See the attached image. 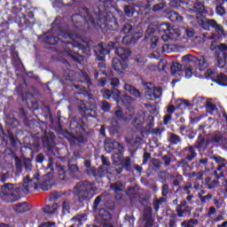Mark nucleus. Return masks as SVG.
<instances>
[{"instance_id":"48","label":"nucleus","mask_w":227,"mask_h":227,"mask_svg":"<svg viewBox=\"0 0 227 227\" xmlns=\"http://www.w3.org/2000/svg\"><path fill=\"white\" fill-rule=\"evenodd\" d=\"M205 145V138L200 135L199 136V139L197 140V143L195 145L196 148H202Z\"/></svg>"},{"instance_id":"6","label":"nucleus","mask_w":227,"mask_h":227,"mask_svg":"<svg viewBox=\"0 0 227 227\" xmlns=\"http://www.w3.org/2000/svg\"><path fill=\"white\" fill-rule=\"evenodd\" d=\"M162 96V89L161 88H155L154 86L151 85L146 86L145 88V98L148 100H154L156 98H160Z\"/></svg>"},{"instance_id":"57","label":"nucleus","mask_w":227,"mask_h":227,"mask_svg":"<svg viewBox=\"0 0 227 227\" xmlns=\"http://www.w3.org/2000/svg\"><path fill=\"white\" fill-rule=\"evenodd\" d=\"M109 83L112 87L115 88L120 84V81L117 78H113L109 81Z\"/></svg>"},{"instance_id":"51","label":"nucleus","mask_w":227,"mask_h":227,"mask_svg":"<svg viewBox=\"0 0 227 227\" xmlns=\"http://www.w3.org/2000/svg\"><path fill=\"white\" fill-rule=\"evenodd\" d=\"M183 181V176L181 175H176V178L173 181V185L174 186H178L180 183Z\"/></svg>"},{"instance_id":"35","label":"nucleus","mask_w":227,"mask_h":227,"mask_svg":"<svg viewBox=\"0 0 227 227\" xmlns=\"http://www.w3.org/2000/svg\"><path fill=\"white\" fill-rule=\"evenodd\" d=\"M112 98L117 104H121L122 97H121V91L118 90H114L112 91Z\"/></svg>"},{"instance_id":"5","label":"nucleus","mask_w":227,"mask_h":227,"mask_svg":"<svg viewBox=\"0 0 227 227\" xmlns=\"http://www.w3.org/2000/svg\"><path fill=\"white\" fill-rule=\"evenodd\" d=\"M200 24L205 30H210V27H212L220 35H225L226 34L223 26L219 25L215 20H207L206 21H200Z\"/></svg>"},{"instance_id":"50","label":"nucleus","mask_w":227,"mask_h":227,"mask_svg":"<svg viewBox=\"0 0 227 227\" xmlns=\"http://www.w3.org/2000/svg\"><path fill=\"white\" fill-rule=\"evenodd\" d=\"M85 174H87V176H89L95 177L96 168L95 167H90V168L85 169Z\"/></svg>"},{"instance_id":"60","label":"nucleus","mask_w":227,"mask_h":227,"mask_svg":"<svg viewBox=\"0 0 227 227\" xmlns=\"http://www.w3.org/2000/svg\"><path fill=\"white\" fill-rule=\"evenodd\" d=\"M183 60L184 61H192V62H195L196 57H193V56L188 54V55H185V56L183 57Z\"/></svg>"},{"instance_id":"58","label":"nucleus","mask_w":227,"mask_h":227,"mask_svg":"<svg viewBox=\"0 0 227 227\" xmlns=\"http://www.w3.org/2000/svg\"><path fill=\"white\" fill-rule=\"evenodd\" d=\"M9 139H10L11 145L13 147H16L17 146V140L15 139V137L12 135V133H9Z\"/></svg>"},{"instance_id":"30","label":"nucleus","mask_w":227,"mask_h":227,"mask_svg":"<svg viewBox=\"0 0 227 227\" xmlns=\"http://www.w3.org/2000/svg\"><path fill=\"white\" fill-rule=\"evenodd\" d=\"M182 142V139L180 137L176 135L175 133H169V143L172 145H177Z\"/></svg>"},{"instance_id":"2","label":"nucleus","mask_w":227,"mask_h":227,"mask_svg":"<svg viewBox=\"0 0 227 227\" xmlns=\"http://www.w3.org/2000/svg\"><path fill=\"white\" fill-rule=\"evenodd\" d=\"M97 191L98 188L95 186V183L89 181L80 182L74 189V192L78 196L80 202L90 200L93 197V192Z\"/></svg>"},{"instance_id":"22","label":"nucleus","mask_w":227,"mask_h":227,"mask_svg":"<svg viewBox=\"0 0 227 227\" xmlns=\"http://www.w3.org/2000/svg\"><path fill=\"white\" fill-rule=\"evenodd\" d=\"M99 216L102 219V221H105V223H109V221H112V215L108 210L100 209Z\"/></svg>"},{"instance_id":"45","label":"nucleus","mask_w":227,"mask_h":227,"mask_svg":"<svg viewBox=\"0 0 227 227\" xmlns=\"http://www.w3.org/2000/svg\"><path fill=\"white\" fill-rule=\"evenodd\" d=\"M215 13L219 16H223L226 14V10L223 5H216Z\"/></svg>"},{"instance_id":"61","label":"nucleus","mask_w":227,"mask_h":227,"mask_svg":"<svg viewBox=\"0 0 227 227\" xmlns=\"http://www.w3.org/2000/svg\"><path fill=\"white\" fill-rule=\"evenodd\" d=\"M168 227H176V215H174L168 222Z\"/></svg>"},{"instance_id":"43","label":"nucleus","mask_w":227,"mask_h":227,"mask_svg":"<svg viewBox=\"0 0 227 227\" xmlns=\"http://www.w3.org/2000/svg\"><path fill=\"white\" fill-rule=\"evenodd\" d=\"M169 193V184H163L161 186V196L167 197Z\"/></svg>"},{"instance_id":"52","label":"nucleus","mask_w":227,"mask_h":227,"mask_svg":"<svg viewBox=\"0 0 227 227\" xmlns=\"http://www.w3.org/2000/svg\"><path fill=\"white\" fill-rule=\"evenodd\" d=\"M152 164H153V168H156L157 170H159L161 167V161L157 159H153L152 161Z\"/></svg>"},{"instance_id":"64","label":"nucleus","mask_w":227,"mask_h":227,"mask_svg":"<svg viewBox=\"0 0 227 227\" xmlns=\"http://www.w3.org/2000/svg\"><path fill=\"white\" fill-rule=\"evenodd\" d=\"M216 49H218L222 52H227V44L221 43V44L217 45Z\"/></svg>"},{"instance_id":"25","label":"nucleus","mask_w":227,"mask_h":227,"mask_svg":"<svg viewBox=\"0 0 227 227\" xmlns=\"http://www.w3.org/2000/svg\"><path fill=\"white\" fill-rule=\"evenodd\" d=\"M56 169L59 175V178L60 180H65L66 178V173H67V168L61 165H57Z\"/></svg>"},{"instance_id":"40","label":"nucleus","mask_w":227,"mask_h":227,"mask_svg":"<svg viewBox=\"0 0 227 227\" xmlns=\"http://www.w3.org/2000/svg\"><path fill=\"white\" fill-rule=\"evenodd\" d=\"M217 81L219 82L220 84L223 86H227V75L223 74V73H220L218 75Z\"/></svg>"},{"instance_id":"1","label":"nucleus","mask_w":227,"mask_h":227,"mask_svg":"<svg viewBox=\"0 0 227 227\" xmlns=\"http://www.w3.org/2000/svg\"><path fill=\"white\" fill-rule=\"evenodd\" d=\"M54 40L53 43H51L52 45H56V43H62L64 51L75 62H82L83 58L76 51H73L74 48H80L82 43V38L76 35H71L67 32L61 31L59 36H55L52 38Z\"/></svg>"},{"instance_id":"29","label":"nucleus","mask_w":227,"mask_h":227,"mask_svg":"<svg viewBox=\"0 0 227 227\" xmlns=\"http://www.w3.org/2000/svg\"><path fill=\"white\" fill-rule=\"evenodd\" d=\"M58 210V204H53L52 206L47 205L43 207V212L46 214L52 215Z\"/></svg>"},{"instance_id":"59","label":"nucleus","mask_w":227,"mask_h":227,"mask_svg":"<svg viewBox=\"0 0 227 227\" xmlns=\"http://www.w3.org/2000/svg\"><path fill=\"white\" fill-rule=\"evenodd\" d=\"M211 141L213 143H220L222 141V136L219 133H217L211 138Z\"/></svg>"},{"instance_id":"15","label":"nucleus","mask_w":227,"mask_h":227,"mask_svg":"<svg viewBox=\"0 0 227 227\" xmlns=\"http://www.w3.org/2000/svg\"><path fill=\"white\" fill-rule=\"evenodd\" d=\"M13 209L16 213L21 214L28 212L30 210V206L27 203H20L13 207Z\"/></svg>"},{"instance_id":"49","label":"nucleus","mask_w":227,"mask_h":227,"mask_svg":"<svg viewBox=\"0 0 227 227\" xmlns=\"http://www.w3.org/2000/svg\"><path fill=\"white\" fill-rule=\"evenodd\" d=\"M101 109L104 112H109L111 110V105L107 101H101Z\"/></svg>"},{"instance_id":"3","label":"nucleus","mask_w":227,"mask_h":227,"mask_svg":"<svg viewBox=\"0 0 227 227\" xmlns=\"http://www.w3.org/2000/svg\"><path fill=\"white\" fill-rule=\"evenodd\" d=\"M18 192L19 188L14 187L13 184H4L2 186V192H0V198L7 203H13L20 199Z\"/></svg>"},{"instance_id":"23","label":"nucleus","mask_w":227,"mask_h":227,"mask_svg":"<svg viewBox=\"0 0 227 227\" xmlns=\"http://www.w3.org/2000/svg\"><path fill=\"white\" fill-rule=\"evenodd\" d=\"M116 145H118V142L116 141L106 140L105 142V149L106 153H112L113 150L116 149Z\"/></svg>"},{"instance_id":"12","label":"nucleus","mask_w":227,"mask_h":227,"mask_svg":"<svg viewBox=\"0 0 227 227\" xmlns=\"http://www.w3.org/2000/svg\"><path fill=\"white\" fill-rule=\"evenodd\" d=\"M112 67L117 72L120 73L121 70L126 69L127 66L123 60L121 62L118 58H114L112 61Z\"/></svg>"},{"instance_id":"32","label":"nucleus","mask_w":227,"mask_h":227,"mask_svg":"<svg viewBox=\"0 0 227 227\" xmlns=\"http://www.w3.org/2000/svg\"><path fill=\"white\" fill-rule=\"evenodd\" d=\"M113 157H114V165L116 167L121 166V164L122 163V159H123L122 154L120 153H114Z\"/></svg>"},{"instance_id":"33","label":"nucleus","mask_w":227,"mask_h":227,"mask_svg":"<svg viewBox=\"0 0 227 227\" xmlns=\"http://www.w3.org/2000/svg\"><path fill=\"white\" fill-rule=\"evenodd\" d=\"M43 145L46 146L49 150L54 146V137L51 136V138L45 137L43 139Z\"/></svg>"},{"instance_id":"55","label":"nucleus","mask_w":227,"mask_h":227,"mask_svg":"<svg viewBox=\"0 0 227 227\" xmlns=\"http://www.w3.org/2000/svg\"><path fill=\"white\" fill-rule=\"evenodd\" d=\"M159 176L161 179L166 180L167 178H168L170 176V174L168 171L163 170V171L159 172Z\"/></svg>"},{"instance_id":"19","label":"nucleus","mask_w":227,"mask_h":227,"mask_svg":"<svg viewBox=\"0 0 227 227\" xmlns=\"http://www.w3.org/2000/svg\"><path fill=\"white\" fill-rule=\"evenodd\" d=\"M206 110L207 113H209L212 115H217L218 114V108L215 105H214L210 101L206 102Z\"/></svg>"},{"instance_id":"44","label":"nucleus","mask_w":227,"mask_h":227,"mask_svg":"<svg viewBox=\"0 0 227 227\" xmlns=\"http://www.w3.org/2000/svg\"><path fill=\"white\" fill-rule=\"evenodd\" d=\"M165 8H166L165 3H159V4H154L153 6L152 10H153V12H160Z\"/></svg>"},{"instance_id":"4","label":"nucleus","mask_w":227,"mask_h":227,"mask_svg":"<svg viewBox=\"0 0 227 227\" xmlns=\"http://www.w3.org/2000/svg\"><path fill=\"white\" fill-rule=\"evenodd\" d=\"M38 182L39 177L36 172H30L29 174H27V176H25L23 183L25 192H28L30 189L36 190Z\"/></svg>"},{"instance_id":"8","label":"nucleus","mask_w":227,"mask_h":227,"mask_svg":"<svg viewBox=\"0 0 227 227\" xmlns=\"http://www.w3.org/2000/svg\"><path fill=\"white\" fill-rule=\"evenodd\" d=\"M177 216L185 217L187 215L191 214V208L186 205V201H182L176 208Z\"/></svg>"},{"instance_id":"36","label":"nucleus","mask_w":227,"mask_h":227,"mask_svg":"<svg viewBox=\"0 0 227 227\" xmlns=\"http://www.w3.org/2000/svg\"><path fill=\"white\" fill-rule=\"evenodd\" d=\"M170 69H171L172 74H176V72H180L181 71L182 65L179 64L178 62H173L171 67H170Z\"/></svg>"},{"instance_id":"47","label":"nucleus","mask_w":227,"mask_h":227,"mask_svg":"<svg viewBox=\"0 0 227 227\" xmlns=\"http://www.w3.org/2000/svg\"><path fill=\"white\" fill-rule=\"evenodd\" d=\"M124 12L128 17H132L134 14V10L133 7L129 5H125L124 6Z\"/></svg>"},{"instance_id":"54","label":"nucleus","mask_w":227,"mask_h":227,"mask_svg":"<svg viewBox=\"0 0 227 227\" xmlns=\"http://www.w3.org/2000/svg\"><path fill=\"white\" fill-rule=\"evenodd\" d=\"M113 97V91L110 90H105L103 91V98L110 99Z\"/></svg>"},{"instance_id":"10","label":"nucleus","mask_w":227,"mask_h":227,"mask_svg":"<svg viewBox=\"0 0 227 227\" xmlns=\"http://www.w3.org/2000/svg\"><path fill=\"white\" fill-rule=\"evenodd\" d=\"M212 160H215L216 164H218L216 168V171L221 172L223 168H226L227 167V160L220 156H213Z\"/></svg>"},{"instance_id":"9","label":"nucleus","mask_w":227,"mask_h":227,"mask_svg":"<svg viewBox=\"0 0 227 227\" xmlns=\"http://www.w3.org/2000/svg\"><path fill=\"white\" fill-rule=\"evenodd\" d=\"M106 43H98L94 49L96 55L99 57V60H103L106 55L110 54V51L106 50Z\"/></svg>"},{"instance_id":"11","label":"nucleus","mask_w":227,"mask_h":227,"mask_svg":"<svg viewBox=\"0 0 227 227\" xmlns=\"http://www.w3.org/2000/svg\"><path fill=\"white\" fill-rule=\"evenodd\" d=\"M194 62L198 65L200 72L205 71L208 67V63L204 56L196 57Z\"/></svg>"},{"instance_id":"37","label":"nucleus","mask_w":227,"mask_h":227,"mask_svg":"<svg viewBox=\"0 0 227 227\" xmlns=\"http://www.w3.org/2000/svg\"><path fill=\"white\" fill-rule=\"evenodd\" d=\"M70 207H71V202L67 200H65L62 204V213L65 215L66 213L70 212Z\"/></svg>"},{"instance_id":"42","label":"nucleus","mask_w":227,"mask_h":227,"mask_svg":"<svg viewBox=\"0 0 227 227\" xmlns=\"http://www.w3.org/2000/svg\"><path fill=\"white\" fill-rule=\"evenodd\" d=\"M115 117L119 121H127L121 108H118V110L115 111Z\"/></svg>"},{"instance_id":"28","label":"nucleus","mask_w":227,"mask_h":227,"mask_svg":"<svg viewBox=\"0 0 227 227\" xmlns=\"http://www.w3.org/2000/svg\"><path fill=\"white\" fill-rule=\"evenodd\" d=\"M168 19L173 22L183 20L182 16H180V14H177V12H175V11H170L168 12Z\"/></svg>"},{"instance_id":"16","label":"nucleus","mask_w":227,"mask_h":227,"mask_svg":"<svg viewBox=\"0 0 227 227\" xmlns=\"http://www.w3.org/2000/svg\"><path fill=\"white\" fill-rule=\"evenodd\" d=\"M106 173L112 174L111 169L106 170L104 167H98V168H95V179L105 177Z\"/></svg>"},{"instance_id":"31","label":"nucleus","mask_w":227,"mask_h":227,"mask_svg":"<svg viewBox=\"0 0 227 227\" xmlns=\"http://www.w3.org/2000/svg\"><path fill=\"white\" fill-rule=\"evenodd\" d=\"M170 28H171L170 26L167 23H160L157 27L158 32L160 34L167 33V32L170 31Z\"/></svg>"},{"instance_id":"26","label":"nucleus","mask_w":227,"mask_h":227,"mask_svg":"<svg viewBox=\"0 0 227 227\" xmlns=\"http://www.w3.org/2000/svg\"><path fill=\"white\" fill-rule=\"evenodd\" d=\"M145 113L142 112V113H139L136 116L135 123H136L137 126H141L145 123Z\"/></svg>"},{"instance_id":"53","label":"nucleus","mask_w":227,"mask_h":227,"mask_svg":"<svg viewBox=\"0 0 227 227\" xmlns=\"http://www.w3.org/2000/svg\"><path fill=\"white\" fill-rule=\"evenodd\" d=\"M177 168H184L186 167H188V162L186 161V160H181L179 161H177Z\"/></svg>"},{"instance_id":"17","label":"nucleus","mask_w":227,"mask_h":227,"mask_svg":"<svg viewBox=\"0 0 227 227\" xmlns=\"http://www.w3.org/2000/svg\"><path fill=\"white\" fill-rule=\"evenodd\" d=\"M219 75L220 74H218V73H216L215 69L214 68H208L204 74L205 78H207V80H213V81L215 80L218 81Z\"/></svg>"},{"instance_id":"14","label":"nucleus","mask_w":227,"mask_h":227,"mask_svg":"<svg viewBox=\"0 0 227 227\" xmlns=\"http://www.w3.org/2000/svg\"><path fill=\"white\" fill-rule=\"evenodd\" d=\"M205 11V5L201 3H195L192 7L188 8V12L191 13H204Z\"/></svg>"},{"instance_id":"27","label":"nucleus","mask_w":227,"mask_h":227,"mask_svg":"<svg viewBox=\"0 0 227 227\" xmlns=\"http://www.w3.org/2000/svg\"><path fill=\"white\" fill-rule=\"evenodd\" d=\"M179 107L182 110H192V103H190L188 100L180 99Z\"/></svg>"},{"instance_id":"39","label":"nucleus","mask_w":227,"mask_h":227,"mask_svg":"<svg viewBox=\"0 0 227 227\" xmlns=\"http://www.w3.org/2000/svg\"><path fill=\"white\" fill-rule=\"evenodd\" d=\"M110 189L114 192L122 191V184L121 183H114L110 185Z\"/></svg>"},{"instance_id":"34","label":"nucleus","mask_w":227,"mask_h":227,"mask_svg":"<svg viewBox=\"0 0 227 227\" xmlns=\"http://www.w3.org/2000/svg\"><path fill=\"white\" fill-rule=\"evenodd\" d=\"M133 102H135V100L128 95H123L121 97V104H123L124 106H129V104H133Z\"/></svg>"},{"instance_id":"56","label":"nucleus","mask_w":227,"mask_h":227,"mask_svg":"<svg viewBox=\"0 0 227 227\" xmlns=\"http://www.w3.org/2000/svg\"><path fill=\"white\" fill-rule=\"evenodd\" d=\"M193 74V68L192 67H187L185 69V76L191 78Z\"/></svg>"},{"instance_id":"18","label":"nucleus","mask_w":227,"mask_h":227,"mask_svg":"<svg viewBox=\"0 0 227 227\" xmlns=\"http://www.w3.org/2000/svg\"><path fill=\"white\" fill-rule=\"evenodd\" d=\"M115 54L124 61L129 57L130 52L129 50L120 47L115 51Z\"/></svg>"},{"instance_id":"46","label":"nucleus","mask_w":227,"mask_h":227,"mask_svg":"<svg viewBox=\"0 0 227 227\" xmlns=\"http://www.w3.org/2000/svg\"><path fill=\"white\" fill-rule=\"evenodd\" d=\"M199 198H200V202L206 204L207 201L212 200L213 195L211 193H207V196L202 197L201 193H199Z\"/></svg>"},{"instance_id":"63","label":"nucleus","mask_w":227,"mask_h":227,"mask_svg":"<svg viewBox=\"0 0 227 227\" xmlns=\"http://www.w3.org/2000/svg\"><path fill=\"white\" fill-rule=\"evenodd\" d=\"M55 226H56V223L45 222L40 224L38 227H55Z\"/></svg>"},{"instance_id":"41","label":"nucleus","mask_w":227,"mask_h":227,"mask_svg":"<svg viewBox=\"0 0 227 227\" xmlns=\"http://www.w3.org/2000/svg\"><path fill=\"white\" fill-rule=\"evenodd\" d=\"M80 82H85V83H87V85H91L90 79L88 76L87 73H83V72L82 73Z\"/></svg>"},{"instance_id":"20","label":"nucleus","mask_w":227,"mask_h":227,"mask_svg":"<svg viewBox=\"0 0 227 227\" xmlns=\"http://www.w3.org/2000/svg\"><path fill=\"white\" fill-rule=\"evenodd\" d=\"M182 152L183 153L187 152V154H186L187 160H193V159L197 156V153H195L193 146L186 147Z\"/></svg>"},{"instance_id":"7","label":"nucleus","mask_w":227,"mask_h":227,"mask_svg":"<svg viewBox=\"0 0 227 227\" xmlns=\"http://www.w3.org/2000/svg\"><path fill=\"white\" fill-rule=\"evenodd\" d=\"M121 34L128 35L129 36L132 35L131 39L135 41L136 39H139L143 36L141 33H136L132 28L131 25L126 24L121 30Z\"/></svg>"},{"instance_id":"62","label":"nucleus","mask_w":227,"mask_h":227,"mask_svg":"<svg viewBox=\"0 0 227 227\" xmlns=\"http://www.w3.org/2000/svg\"><path fill=\"white\" fill-rule=\"evenodd\" d=\"M201 101H202V98H200V97H195L193 99H192V106H200V103H201Z\"/></svg>"},{"instance_id":"38","label":"nucleus","mask_w":227,"mask_h":227,"mask_svg":"<svg viewBox=\"0 0 227 227\" xmlns=\"http://www.w3.org/2000/svg\"><path fill=\"white\" fill-rule=\"evenodd\" d=\"M68 171L72 176H75L79 173V167L75 164H69Z\"/></svg>"},{"instance_id":"24","label":"nucleus","mask_w":227,"mask_h":227,"mask_svg":"<svg viewBox=\"0 0 227 227\" xmlns=\"http://www.w3.org/2000/svg\"><path fill=\"white\" fill-rule=\"evenodd\" d=\"M199 225V221L195 218L190 219L189 221H184L181 223V227H195Z\"/></svg>"},{"instance_id":"13","label":"nucleus","mask_w":227,"mask_h":227,"mask_svg":"<svg viewBox=\"0 0 227 227\" xmlns=\"http://www.w3.org/2000/svg\"><path fill=\"white\" fill-rule=\"evenodd\" d=\"M152 213L153 210L151 207L145 208V211H144V221L145 222V227H153Z\"/></svg>"},{"instance_id":"21","label":"nucleus","mask_w":227,"mask_h":227,"mask_svg":"<svg viewBox=\"0 0 227 227\" xmlns=\"http://www.w3.org/2000/svg\"><path fill=\"white\" fill-rule=\"evenodd\" d=\"M124 90L128 92H129L131 95H133L136 98H141V92L137 90L135 87L130 86L129 84L124 85Z\"/></svg>"}]
</instances>
